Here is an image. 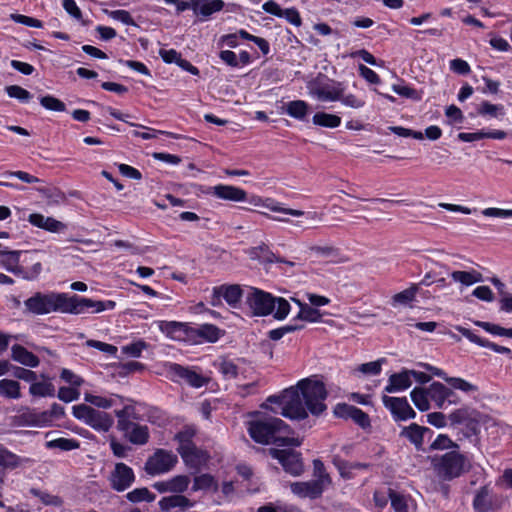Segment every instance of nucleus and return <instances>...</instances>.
<instances>
[{
    "label": "nucleus",
    "instance_id": "f257e3e1",
    "mask_svg": "<svg viewBox=\"0 0 512 512\" xmlns=\"http://www.w3.org/2000/svg\"><path fill=\"white\" fill-rule=\"evenodd\" d=\"M327 397L324 382L311 376L299 380L296 385L284 389L278 395L269 396L266 403L279 405L283 417L300 421L307 419L308 413L320 416L327 409Z\"/></svg>",
    "mask_w": 512,
    "mask_h": 512
},
{
    "label": "nucleus",
    "instance_id": "f03ea898",
    "mask_svg": "<svg viewBox=\"0 0 512 512\" xmlns=\"http://www.w3.org/2000/svg\"><path fill=\"white\" fill-rule=\"evenodd\" d=\"M25 311L33 315H46L53 312L63 314L100 313L113 310L116 302L112 300H94L64 292H36L24 301Z\"/></svg>",
    "mask_w": 512,
    "mask_h": 512
},
{
    "label": "nucleus",
    "instance_id": "7ed1b4c3",
    "mask_svg": "<svg viewBox=\"0 0 512 512\" xmlns=\"http://www.w3.org/2000/svg\"><path fill=\"white\" fill-rule=\"evenodd\" d=\"M158 328L171 340L183 342L188 345L215 343L222 335L220 328L209 323L192 325L187 322L162 320L158 322Z\"/></svg>",
    "mask_w": 512,
    "mask_h": 512
},
{
    "label": "nucleus",
    "instance_id": "20e7f679",
    "mask_svg": "<svg viewBox=\"0 0 512 512\" xmlns=\"http://www.w3.org/2000/svg\"><path fill=\"white\" fill-rule=\"evenodd\" d=\"M248 434L258 444H275L276 446H300L299 438L289 437V425L278 417H261L248 422Z\"/></svg>",
    "mask_w": 512,
    "mask_h": 512
},
{
    "label": "nucleus",
    "instance_id": "39448f33",
    "mask_svg": "<svg viewBox=\"0 0 512 512\" xmlns=\"http://www.w3.org/2000/svg\"><path fill=\"white\" fill-rule=\"evenodd\" d=\"M480 412L469 406L454 409L448 414L449 425L459 427L458 440H469L471 443L478 442L480 433Z\"/></svg>",
    "mask_w": 512,
    "mask_h": 512
},
{
    "label": "nucleus",
    "instance_id": "423d86ee",
    "mask_svg": "<svg viewBox=\"0 0 512 512\" xmlns=\"http://www.w3.org/2000/svg\"><path fill=\"white\" fill-rule=\"evenodd\" d=\"M431 466L435 474L444 481L458 478L469 470L466 456L458 450L431 457Z\"/></svg>",
    "mask_w": 512,
    "mask_h": 512
},
{
    "label": "nucleus",
    "instance_id": "0eeeda50",
    "mask_svg": "<svg viewBox=\"0 0 512 512\" xmlns=\"http://www.w3.org/2000/svg\"><path fill=\"white\" fill-rule=\"evenodd\" d=\"M72 415L98 432L106 433L114 424V419L110 414L85 404L74 405Z\"/></svg>",
    "mask_w": 512,
    "mask_h": 512
},
{
    "label": "nucleus",
    "instance_id": "6e6552de",
    "mask_svg": "<svg viewBox=\"0 0 512 512\" xmlns=\"http://www.w3.org/2000/svg\"><path fill=\"white\" fill-rule=\"evenodd\" d=\"M283 447L269 448L268 453L279 462L286 473L292 476H300L304 472L302 454L292 449L293 446Z\"/></svg>",
    "mask_w": 512,
    "mask_h": 512
},
{
    "label": "nucleus",
    "instance_id": "1a4fd4ad",
    "mask_svg": "<svg viewBox=\"0 0 512 512\" xmlns=\"http://www.w3.org/2000/svg\"><path fill=\"white\" fill-rule=\"evenodd\" d=\"M166 372L171 381L183 382L193 388H201L210 381L208 377L199 373L196 367L183 366L178 363H168Z\"/></svg>",
    "mask_w": 512,
    "mask_h": 512
},
{
    "label": "nucleus",
    "instance_id": "9d476101",
    "mask_svg": "<svg viewBox=\"0 0 512 512\" xmlns=\"http://www.w3.org/2000/svg\"><path fill=\"white\" fill-rule=\"evenodd\" d=\"M178 463V456L171 450L158 448L148 457L144 470L148 475L156 476L168 473Z\"/></svg>",
    "mask_w": 512,
    "mask_h": 512
},
{
    "label": "nucleus",
    "instance_id": "9b49d317",
    "mask_svg": "<svg viewBox=\"0 0 512 512\" xmlns=\"http://www.w3.org/2000/svg\"><path fill=\"white\" fill-rule=\"evenodd\" d=\"M245 303L253 316L264 317L275 309L274 296L259 288L250 287L245 295Z\"/></svg>",
    "mask_w": 512,
    "mask_h": 512
},
{
    "label": "nucleus",
    "instance_id": "f8f14e48",
    "mask_svg": "<svg viewBox=\"0 0 512 512\" xmlns=\"http://www.w3.org/2000/svg\"><path fill=\"white\" fill-rule=\"evenodd\" d=\"M135 480L134 470L123 462L116 463L108 476L109 485L116 492L126 491L134 484Z\"/></svg>",
    "mask_w": 512,
    "mask_h": 512
},
{
    "label": "nucleus",
    "instance_id": "ddd939ff",
    "mask_svg": "<svg viewBox=\"0 0 512 512\" xmlns=\"http://www.w3.org/2000/svg\"><path fill=\"white\" fill-rule=\"evenodd\" d=\"M384 407L389 410L395 422L407 421L416 417V412L406 397L382 396Z\"/></svg>",
    "mask_w": 512,
    "mask_h": 512
},
{
    "label": "nucleus",
    "instance_id": "4468645a",
    "mask_svg": "<svg viewBox=\"0 0 512 512\" xmlns=\"http://www.w3.org/2000/svg\"><path fill=\"white\" fill-rule=\"evenodd\" d=\"M334 416L340 419H351L362 429L371 428V420L369 415L360 408L347 404L338 403L333 409Z\"/></svg>",
    "mask_w": 512,
    "mask_h": 512
},
{
    "label": "nucleus",
    "instance_id": "2eb2a0df",
    "mask_svg": "<svg viewBox=\"0 0 512 512\" xmlns=\"http://www.w3.org/2000/svg\"><path fill=\"white\" fill-rule=\"evenodd\" d=\"M291 492L299 498L315 500L320 498L327 489L320 481L311 479L308 481H298L290 484Z\"/></svg>",
    "mask_w": 512,
    "mask_h": 512
},
{
    "label": "nucleus",
    "instance_id": "dca6fc26",
    "mask_svg": "<svg viewBox=\"0 0 512 512\" xmlns=\"http://www.w3.org/2000/svg\"><path fill=\"white\" fill-rule=\"evenodd\" d=\"M207 193L225 201L244 202L247 200V192L233 185L218 184L209 187Z\"/></svg>",
    "mask_w": 512,
    "mask_h": 512
},
{
    "label": "nucleus",
    "instance_id": "f3484780",
    "mask_svg": "<svg viewBox=\"0 0 512 512\" xmlns=\"http://www.w3.org/2000/svg\"><path fill=\"white\" fill-rule=\"evenodd\" d=\"M184 462V464L191 470L193 473H198L202 467L206 466L209 459L210 454L197 446L192 447L184 452L179 454Z\"/></svg>",
    "mask_w": 512,
    "mask_h": 512
},
{
    "label": "nucleus",
    "instance_id": "a211bd4d",
    "mask_svg": "<svg viewBox=\"0 0 512 512\" xmlns=\"http://www.w3.org/2000/svg\"><path fill=\"white\" fill-rule=\"evenodd\" d=\"M181 494L182 493L161 498L158 502L160 510L162 512H186L194 507L195 502Z\"/></svg>",
    "mask_w": 512,
    "mask_h": 512
},
{
    "label": "nucleus",
    "instance_id": "6ab92c4d",
    "mask_svg": "<svg viewBox=\"0 0 512 512\" xmlns=\"http://www.w3.org/2000/svg\"><path fill=\"white\" fill-rule=\"evenodd\" d=\"M190 484V478L187 475H176L165 481H157L152 487L159 493H184Z\"/></svg>",
    "mask_w": 512,
    "mask_h": 512
},
{
    "label": "nucleus",
    "instance_id": "aec40b11",
    "mask_svg": "<svg viewBox=\"0 0 512 512\" xmlns=\"http://www.w3.org/2000/svg\"><path fill=\"white\" fill-rule=\"evenodd\" d=\"M124 437L134 445H145L150 438L149 428L136 422H131L124 430H120Z\"/></svg>",
    "mask_w": 512,
    "mask_h": 512
},
{
    "label": "nucleus",
    "instance_id": "412c9836",
    "mask_svg": "<svg viewBox=\"0 0 512 512\" xmlns=\"http://www.w3.org/2000/svg\"><path fill=\"white\" fill-rule=\"evenodd\" d=\"M22 252L18 250H9L0 244V265L8 272L19 276L21 273L20 257Z\"/></svg>",
    "mask_w": 512,
    "mask_h": 512
},
{
    "label": "nucleus",
    "instance_id": "4be33fe9",
    "mask_svg": "<svg viewBox=\"0 0 512 512\" xmlns=\"http://www.w3.org/2000/svg\"><path fill=\"white\" fill-rule=\"evenodd\" d=\"M12 424L17 427H45L41 412L31 408H24L19 414L13 416Z\"/></svg>",
    "mask_w": 512,
    "mask_h": 512
},
{
    "label": "nucleus",
    "instance_id": "5701e85b",
    "mask_svg": "<svg viewBox=\"0 0 512 512\" xmlns=\"http://www.w3.org/2000/svg\"><path fill=\"white\" fill-rule=\"evenodd\" d=\"M432 434L433 431L430 428L412 423L402 429L400 436L407 438L420 451L423 450L424 437Z\"/></svg>",
    "mask_w": 512,
    "mask_h": 512
},
{
    "label": "nucleus",
    "instance_id": "b1692460",
    "mask_svg": "<svg viewBox=\"0 0 512 512\" xmlns=\"http://www.w3.org/2000/svg\"><path fill=\"white\" fill-rule=\"evenodd\" d=\"M412 379L410 378L409 370L402 369L400 372L393 373L388 378V384L384 388L386 393L402 392L410 388Z\"/></svg>",
    "mask_w": 512,
    "mask_h": 512
},
{
    "label": "nucleus",
    "instance_id": "393cba45",
    "mask_svg": "<svg viewBox=\"0 0 512 512\" xmlns=\"http://www.w3.org/2000/svg\"><path fill=\"white\" fill-rule=\"evenodd\" d=\"M11 358L30 368H36L40 364L39 357L20 344L11 347Z\"/></svg>",
    "mask_w": 512,
    "mask_h": 512
},
{
    "label": "nucleus",
    "instance_id": "a878e982",
    "mask_svg": "<svg viewBox=\"0 0 512 512\" xmlns=\"http://www.w3.org/2000/svg\"><path fill=\"white\" fill-rule=\"evenodd\" d=\"M508 136V133L504 130H479L476 132H460L457 135L459 141L462 142H474L481 139L489 138L495 140H503Z\"/></svg>",
    "mask_w": 512,
    "mask_h": 512
},
{
    "label": "nucleus",
    "instance_id": "bb28decb",
    "mask_svg": "<svg viewBox=\"0 0 512 512\" xmlns=\"http://www.w3.org/2000/svg\"><path fill=\"white\" fill-rule=\"evenodd\" d=\"M143 408V418L149 423L158 427H164L169 423L167 413L157 406L147 405L146 403H138Z\"/></svg>",
    "mask_w": 512,
    "mask_h": 512
},
{
    "label": "nucleus",
    "instance_id": "cd10ccee",
    "mask_svg": "<svg viewBox=\"0 0 512 512\" xmlns=\"http://www.w3.org/2000/svg\"><path fill=\"white\" fill-rule=\"evenodd\" d=\"M212 366L218 371V373L221 374L224 380L235 379L239 374L238 365L234 362V360L225 356L218 357L213 362Z\"/></svg>",
    "mask_w": 512,
    "mask_h": 512
},
{
    "label": "nucleus",
    "instance_id": "c85d7f7f",
    "mask_svg": "<svg viewBox=\"0 0 512 512\" xmlns=\"http://www.w3.org/2000/svg\"><path fill=\"white\" fill-rule=\"evenodd\" d=\"M30 462V458L21 457L0 444V467L13 470Z\"/></svg>",
    "mask_w": 512,
    "mask_h": 512
},
{
    "label": "nucleus",
    "instance_id": "c756f323",
    "mask_svg": "<svg viewBox=\"0 0 512 512\" xmlns=\"http://www.w3.org/2000/svg\"><path fill=\"white\" fill-rule=\"evenodd\" d=\"M223 299L231 308H239L244 292L239 284L219 285Z\"/></svg>",
    "mask_w": 512,
    "mask_h": 512
},
{
    "label": "nucleus",
    "instance_id": "7c9ffc66",
    "mask_svg": "<svg viewBox=\"0 0 512 512\" xmlns=\"http://www.w3.org/2000/svg\"><path fill=\"white\" fill-rule=\"evenodd\" d=\"M195 435L196 429L192 425H186L174 435V440L178 443L177 452L179 454L196 446L193 442Z\"/></svg>",
    "mask_w": 512,
    "mask_h": 512
},
{
    "label": "nucleus",
    "instance_id": "2f4dec72",
    "mask_svg": "<svg viewBox=\"0 0 512 512\" xmlns=\"http://www.w3.org/2000/svg\"><path fill=\"white\" fill-rule=\"evenodd\" d=\"M251 257L253 259H258L263 263H284L289 266H294V262L285 260L277 255H275L267 246L260 245L252 248Z\"/></svg>",
    "mask_w": 512,
    "mask_h": 512
},
{
    "label": "nucleus",
    "instance_id": "473e14b6",
    "mask_svg": "<svg viewBox=\"0 0 512 512\" xmlns=\"http://www.w3.org/2000/svg\"><path fill=\"white\" fill-rule=\"evenodd\" d=\"M473 508L476 512H490L493 510L491 491L487 486L481 487L473 499Z\"/></svg>",
    "mask_w": 512,
    "mask_h": 512
},
{
    "label": "nucleus",
    "instance_id": "72a5a7b5",
    "mask_svg": "<svg viewBox=\"0 0 512 512\" xmlns=\"http://www.w3.org/2000/svg\"><path fill=\"white\" fill-rule=\"evenodd\" d=\"M296 303L300 309L296 317L293 318V321L301 320L309 323H318L322 321L324 314L319 309L301 301H296Z\"/></svg>",
    "mask_w": 512,
    "mask_h": 512
},
{
    "label": "nucleus",
    "instance_id": "f704fd0d",
    "mask_svg": "<svg viewBox=\"0 0 512 512\" xmlns=\"http://www.w3.org/2000/svg\"><path fill=\"white\" fill-rule=\"evenodd\" d=\"M223 7L224 2L222 0H193L194 13L205 17L222 10Z\"/></svg>",
    "mask_w": 512,
    "mask_h": 512
},
{
    "label": "nucleus",
    "instance_id": "c9c22d12",
    "mask_svg": "<svg viewBox=\"0 0 512 512\" xmlns=\"http://www.w3.org/2000/svg\"><path fill=\"white\" fill-rule=\"evenodd\" d=\"M342 119L336 114L327 113L324 111L316 112L312 117V123L315 126L322 128L334 129L341 125Z\"/></svg>",
    "mask_w": 512,
    "mask_h": 512
},
{
    "label": "nucleus",
    "instance_id": "e433bc0d",
    "mask_svg": "<svg viewBox=\"0 0 512 512\" xmlns=\"http://www.w3.org/2000/svg\"><path fill=\"white\" fill-rule=\"evenodd\" d=\"M430 400L435 403L438 409H445L446 394L448 386L441 382L434 381L428 386Z\"/></svg>",
    "mask_w": 512,
    "mask_h": 512
},
{
    "label": "nucleus",
    "instance_id": "4c0bfd02",
    "mask_svg": "<svg viewBox=\"0 0 512 512\" xmlns=\"http://www.w3.org/2000/svg\"><path fill=\"white\" fill-rule=\"evenodd\" d=\"M418 292V285L411 284L407 289L399 293H396L392 296L391 305L393 307H396L398 305L411 306V303L415 301Z\"/></svg>",
    "mask_w": 512,
    "mask_h": 512
},
{
    "label": "nucleus",
    "instance_id": "58836bf2",
    "mask_svg": "<svg viewBox=\"0 0 512 512\" xmlns=\"http://www.w3.org/2000/svg\"><path fill=\"white\" fill-rule=\"evenodd\" d=\"M410 397H411L413 404L419 411L424 412V411H428L430 409V401L431 400H430V394H429L428 387L427 388L415 387L410 392Z\"/></svg>",
    "mask_w": 512,
    "mask_h": 512
},
{
    "label": "nucleus",
    "instance_id": "ea45409f",
    "mask_svg": "<svg viewBox=\"0 0 512 512\" xmlns=\"http://www.w3.org/2000/svg\"><path fill=\"white\" fill-rule=\"evenodd\" d=\"M211 489H213L214 491L218 490V483L215 480L214 476L208 473H204L194 477L193 485L191 488L193 492L201 490L207 491Z\"/></svg>",
    "mask_w": 512,
    "mask_h": 512
},
{
    "label": "nucleus",
    "instance_id": "a19ab883",
    "mask_svg": "<svg viewBox=\"0 0 512 512\" xmlns=\"http://www.w3.org/2000/svg\"><path fill=\"white\" fill-rule=\"evenodd\" d=\"M125 498L133 504L141 502L151 503L156 499V495L152 493L147 487L135 488L129 491Z\"/></svg>",
    "mask_w": 512,
    "mask_h": 512
},
{
    "label": "nucleus",
    "instance_id": "79ce46f5",
    "mask_svg": "<svg viewBox=\"0 0 512 512\" xmlns=\"http://www.w3.org/2000/svg\"><path fill=\"white\" fill-rule=\"evenodd\" d=\"M20 383L16 380H0V395L9 399H19L21 397Z\"/></svg>",
    "mask_w": 512,
    "mask_h": 512
},
{
    "label": "nucleus",
    "instance_id": "37998d69",
    "mask_svg": "<svg viewBox=\"0 0 512 512\" xmlns=\"http://www.w3.org/2000/svg\"><path fill=\"white\" fill-rule=\"evenodd\" d=\"M478 115L489 118H503L505 115L504 107L500 104H492L483 101L477 108Z\"/></svg>",
    "mask_w": 512,
    "mask_h": 512
},
{
    "label": "nucleus",
    "instance_id": "c03bdc74",
    "mask_svg": "<svg viewBox=\"0 0 512 512\" xmlns=\"http://www.w3.org/2000/svg\"><path fill=\"white\" fill-rule=\"evenodd\" d=\"M29 393L34 397H53L55 396V387L50 381L31 382Z\"/></svg>",
    "mask_w": 512,
    "mask_h": 512
},
{
    "label": "nucleus",
    "instance_id": "a18cd8bd",
    "mask_svg": "<svg viewBox=\"0 0 512 512\" xmlns=\"http://www.w3.org/2000/svg\"><path fill=\"white\" fill-rule=\"evenodd\" d=\"M139 127L144 129L145 131L134 130L132 132V135L135 136V137L142 138L144 140L158 138L159 135H165V136H167L169 138H172V139H179L180 138V135H178L176 133H173V132L157 130V129L150 128V127H145V126H142V125H140Z\"/></svg>",
    "mask_w": 512,
    "mask_h": 512
},
{
    "label": "nucleus",
    "instance_id": "49530a36",
    "mask_svg": "<svg viewBox=\"0 0 512 512\" xmlns=\"http://www.w3.org/2000/svg\"><path fill=\"white\" fill-rule=\"evenodd\" d=\"M46 448L48 449H60L62 451H71L78 449L80 446V443L73 438H57L50 441H47L45 444Z\"/></svg>",
    "mask_w": 512,
    "mask_h": 512
},
{
    "label": "nucleus",
    "instance_id": "de8ad7c7",
    "mask_svg": "<svg viewBox=\"0 0 512 512\" xmlns=\"http://www.w3.org/2000/svg\"><path fill=\"white\" fill-rule=\"evenodd\" d=\"M264 207L272 212L283 213V214L290 215L293 217H300L305 214V212L302 210L285 208V207H283L282 203H280L272 198H265Z\"/></svg>",
    "mask_w": 512,
    "mask_h": 512
},
{
    "label": "nucleus",
    "instance_id": "09e8293b",
    "mask_svg": "<svg viewBox=\"0 0 512 512\" xmlns=\"http://www.w3.org/2000/svg\"><path fill=\"white\" fill-rule=\"evenodd\" d=\"M308 112V104L302 100L291 101L287 104L286 113L297 120H304Z\"/></svg>",
    "mask_w": 512,
    "mask_h": 512
},
{
    "label": "nucleus",
    "instance_id": "8fccbe9b",
    "mask_svg": "<svg viewBox=\"0 0 512 512\" xmlns=\"http://www.w3.org/2000/svg\"><path fill=\"white\" fill-rule=\"evenodd\" d=\"M475 325H477L478 327L482 328L483 330L494 336L512 338V328H504L498 324L485 321H476Z\"/></svg>",
    "mask_w": 512,
    "mask_h": 512
},
{
    "label": "nucleus",
    "instance_id": "3c124183",
    "mask_svg": "<svg viewBox=\"0 0 512 512\" xmlns=\"http://www.w3.org/2000/svg\"><path fill=\"white\" fill-rule=\"evenodd\" d=\"M332 463L343 479L350 480L354 478L355 474L353 472L352 462H349L342 457L335 455L332 459Z\"/></svg>",
    "mask_w": 512,
    "mask_h": 512
},
{
    "label": "nucleus",
    "instance_id": "603ef678",
    "mask_svg": "<svg viewBox=\"0 0 512 512\" xmlns=\"http://www.w3.org/2000/svg\"><path fill=\"white\" fill-rule=\"evenodd\" d=\"M313 479L320 481L325 487H329L332 483V479L329 473L326 471L324 463L320 459L313 460Z\"/></svg>",
    "mask_w": 512,
    "mask_h": 512
},
{
    "label": "nucleus",
    "instance_id": "864d4df0",
    "mask_svg": "<svg viewBox=\"0 0 512 512\" xmlns=\"http://www.w3.org/2000/svg\"><path fill=\"white\" fill-rule=\"evenodd\" d=\"M446 383L454 390H460L464 393H476L479 388L477 385L470 383L469 381L460 377H450L446 379Z\"/></svg>",
    "mask_w": 512,
    "mask_h": 512
},
{
    "label": "nucleus",
    "instance_id": "5fc2aeb1",
    "mask_svg": "<svg viewBox=\"0 0 512 512\" xmlns=\"http://www.w3.org/2000/svg\"><path fill=\"white\" fill-rule=\"evenodd\" d=\"M451 277L455 282L465 286H470L480 281V274L476 271H453Z\"/></svg>",
    "mask_w": 512,
    "mask_h": 512
},
{
    "label": "nucleus",
    "instance_id": "6e6d98bb",
    "mask_svg": "<svg viewBox=\"0 0 512 512\" xmlns=\"http://www.w3.org/2000/svg\"><path fill=\"white\" fill-rule=\"evenodd\" d=\"M446 449H459V445L446 434H439L429 446L430 451Z\"/></svg>",
    "mask_w": 512,
    "mask_h": 512
},
{
    "label": "nucleus",
    "instance_id": "4d7b16f0",
    "mask_svg": "<svg viewBox=\"0 0 512 512\" xmlns=\"http://www.w3.org/2000/svg\"><path fill=\"white\" fill-rule=\"evenodd\" d=\"M387 495L395 512H408V504L404 495L391 488L388 489Z\"/></svg>",
    "mask_w": 512,
    "mask_h": 512
},
{
    "label": "nucleus",
    "instance_id": "13d9d810",
    "mask_svg": "<svg viewBox=\"0 0 512 512\" xmlns=\"http://www.w3.org/2000/svg\"><path fill=\"white\" fill-rule=\"evenodd\" d=\"M147 347L148 343L142 339H139L137 341L122 346L121 351L123 354L129 357L138 358L141 356L143 350L146 349Z\"/></svg>",
    "mask_w": 512,
    "mask_h": 512
},
{
    "label": "nucleus",
    "instance_id": "bf43d9fd",
    "mask_svg": "<svg viewBox=\"0 0 512 512\" xmlns=\"http://www.w3.org/2000/svg\"><path fill=\"white\" fill-rule=\"evenodd\" d=\"M84 400L91 405H94L98 408L108 409L111 408L115 401L113 398L103 397L100 395H94L91 393H85Z\"/></svg>",
    "mask_w": 512,
    "mask_h": 512
},
{
    "label": "nucleus",
    "instance_id": "052dcab7",
    "mask_svg": "<svg viewBox=\"0 0 512 512\" xmlns=\"http://www.w3.org/2000/svg\"><path fill=\"white\" fill-rule=\"evenodd\" d=\"M65 415V409L58 403H53L48 411L41 412V417L45 422V427L49 426L54 418H62Z\"/></svg>",
    "mask_w": 512,
    "mask_h": 512
},
{
    "label": "nucleus",
    "instance_id": "680f3d73",
    "mask_svg": "<svg viewBox=\"0 0 512 512\" xmlns=\"http://www.w3.org/2000/svg\"><path fill=\"white\" fill-rule=\"evenodd\" d=\"M274 303V318L277 320H284L288 316L291 309L289 302L285 298L274 296Z\"/></svg>",
    "mask_w": 512,
    "mask_h": 512
},
{
    "label": "nucleus",
    "instance_id": "e2e57ef3",
    "mask_svg": "<svg viewBox=\"0 0 512 512\" xmlns=\"http://www.w3.org/2000/svg\"><path fill=\"white\" fill-rule=\"evenodd\" d=\"M385 362V358H380L376 361L363 363L358 367V371L366 375H379L382 371V364Z\"/></svg>",
    "mask_w": 512,
    "mask_h": 512
},
{
    "label": "nucleus",
    "instance_id": "0e129e2a",
    "mask_svg": "<svg viewBox=\"0 0 512 512\" xmlns=\"http://www.w3.org/2000/svg\"><path fill=\"white\" fill-rule=\"evenodd\" d=\"M42 272V264L40 261L34 262L31 267H21V273L18 277L24 280L33 281L36 280Z\"/></svg>",
    "mask_w": 512,
    "mask_h": 512
},
{
    "label": "nucleus",
    "instance_id": "69168bd1",
    "mask_svg": "<svg viewBox=\"0 0 512 512\" xmlns=\"http://www.w3.org/2000/svg\"><path fill=\"white\" fill-rule=\"evenodd\" d=\"M456 330L463 336L465 337L466 339H468L470 342L480 346V347H483V348H487V345L489 343V340L488 339H485V338H482L480 337L479 335H477L476 333H474L472 330L468 329V328H465V327H462V326H457L456 327Z\"/></svg>",
    "mask_w": 512,
    "mask_h": 512
},
{
    "label": "nucleus",
    "instance_id": "338daca9",
    "mask_svg": "<svg viewBox=\"0 0 512 512\" xmlns=\"http://www.w3.org/2000/svg\"><path fill=\"white\" fill-rule=\"evenodd\" d=\"M57 397L65 403H70L79 399L80 392L75 387L63 386L59 388Z\"/></svg>",
    "mask_w": 512,
    "mask_h": 512
},
{
    "label": "nucleus",
    "instance_id": "774afa93",
    "mask_svg": "<svg viewBox=\"0 0 512 512\" xmlns=\"http://www.w3.org/2000/svg\"><path fill=\"white\" fill-rule=\"evenodd\" d=\"M12 374L15 378L23 380L25 382H28L31 384V382H34L37 379V374L30 370L26 369L20 366H12Z\"/></svg>",
    "mask_w": 512,
    "mask_h": 512
}]
</instances>
